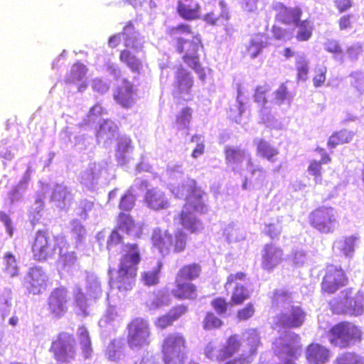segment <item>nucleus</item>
<instances>
[{
    "mask_svg": "<svg viewBox=\"0 0 364 364\" xmlns=\"http://www.w3.org/2000/svg\"><path fill=\"white\" fill-rule=\"evenodd\" d=\"M171 191L177 198L185 197L186 202L178 216L180 225L190 233L198 232L202 223L197 214H204L207 210L203 200L204 191L194 179L172 186Z\"/></svg>",
    "mask_w": 364,
    "mask_h": 364,
    "instance_id": "obj_1",
    "label": "nucleus"
},
{
    "mask_svg": "<svg viewBox=\"0 0 364 364\" xmlns=\"http://www.w3.org/2000/svg\"><path fill=\"white\" fill-rule=\"evenodd\" d=\"M166 34L174 41L173 47L176 52L181 55L183 61L197 73L203 70L198 53L199 50L203 49L200 34L193 36L191 40L179 37L181 34H193L191 26L185 23L169 28Z\"/></svg>",
    "mask_w": 364,
    "mask_h": 364,
    "instance_id": "obj_2",
    "label": "nucleus"
},
{
    "mask_svg": "<svg viewBox=\"0 0 364 364\" xmlns=\"http://www.w3.org/2000/svg\"><path fill=\"white\" fill-rule=\"evenodd\" d=\"M360 326L349 321H341L329 328L326 338L329 343L340 349L348 348L363 340Z\"/></svg>",
    "mask_w": 364,
    "mask_h": 364,
    "instance_id": "obj_3",
    "label": "nucleus"
},
{
    "mask_svg": "<svg viewBox=\"0 0 364 364\" xmlns=\"http://www.w3.org/2000/svg\"><path fill=\"white\" fill-rule=\"evenodd\" d=\"M121 35L124 37V46L127 48L120 51L119 60L129 68L132 73L140 74L143 70L142 61L128 48L142 50L143 44L138 45V33L131 21L127 22L124 26Z\"/></svg>",
    "mask_w": 364,
    "mask_h": 364,
    "instance_id": "obj_4",
    "label": "nucleus"
},
{
    "mask_svg": "<svg viewBox=\"0 0 364 364\" xmlns=\"http://www.w3.org/2000/svg\"><path fill=\"white\" fill-rule=\"evenodd\" d=\"M188 343L186 336L179 332L168 333L161 345L164 364H185Z\"/></svg>",
    "mask_w": 364,
    "mask_h": 364,
    "instance_id": "obj_5",
    "label": "nucleus"
},
{
    "mask_svg": "<svg viewBox=\"0 0 364 364\" xmlns=\"http://www.w3.org/2000/svg\"><path fill=\"white\" fill-rule=\"evenodd\" d=\"M153 246L161 254L172 252L175 254L185 251L188 244V235L183 230H177L173 234L168 231L164 233L155 231L151 237Z\"/></svg>",
    "mask_w": 364,
    "mask_h": 364,
    "instance_id": "obj_6",
    "label": "nucleus"
},
{
    "mask_svg": "<svg viewBox=\"0 0 364 364\" xmlns=\"http://www.w3.org/2000/svg\"><path fill=\"white\" fill-rule=\"evenodd\" d=\"M127 343L132 350L141 349L151 343V327L144 318H132L127 326Z\"/></svg>",
    "mask_w": 364,
    "mask_h": 364,
    "instance_id": "obj_7",
    "label": "nucleus"
},
{
    "mask_svg": "<svg viewBox=\"0 0 364 364\" xmlns=\"http://www.w3.org/2000/svg\"><path fill=\"white\" fill-rule=\"evenodd\" d=\"M60 238L59 236H55L53 240L48 230H38L30 244L33 259L42 262L52 258L56 250L61 249L57 243Z\"/></svg>",
    "mask_w": 364,
    "mask_h": 364,
    "instance_id": "obj_8",
    "label": "nucleus"
},
{
    "mask_svg": "<svg viewBox=\"0 0 364 364\" xmlns=\"http://www.w3.org/2000/svg\"><path fill=\"white\" fill-rule=\"evenodd\" d=\"M308 221L311 228L322 234L333 233L339 225L337 211L328 205H321L311 211Z\"/></svg>",
    "mask_w": 364,
    "mask_h": 364,
    "instance_id": "obj_9",
    "label": "nucleus"
},
{
    "mask_svg": "<svg viewBox=\"0 0 364 364\" xmlns=\"http://www.w3.org/2000/svg\"><path fill=\"white\" fill-rule=\"evenodd\" d=\"M50 351L58 362L68 363L74 360L77 349L73 335L65 331L60 332L52 341Z\"/></svg>",
    "mask_w": 364,
    "mask_h": 364,
    "instance_id": "obj_10",
    "label": "nucleus"
},
{
    "mask_svg": "<svg viewBox=\"0 0 364 364\" xmlns=\"http://www.w3.org/2000/svg\"><path fill=\"white\" fill-rule=\"evenodd\" d=\"M348 283V277L346 271L341 266L328 264L323 269L321 291L323 294L331 295Z\"/></svg>",
    "mask_w": 364,
    "mask_h": 364,
    "instance_id": "obj_11",
    "label": "nucleus"
},
{
    "mask_svg": "<svg viewBox=\"0 0 364 364\" xmlns=\"http://www.w3.org/2000/svg\"><path fill=\"white\" fill-rule=\"evenodd\" d=\"M345 301L341 302L337 299H332L329 302V307L333 314L358 316L364 311L363 294L358 292L355 297L350 298L348 296L351 289H348L343 291Z\"/></svg>",
    "mask_w": 364,
    "mask_h": 364,
    "instance_id": "obj_12",
    "label": "nucleus"
},
{
    "mask_svg": "<svg viewBox=\"0 0 364 364\" xmlns=\"http://www.w3.org/2000/svg\"><path fill=\"white\" fill-rule=\"evenodd\" d=\"M247 273L237 272L230 274L226 279L224 287L226 290L232 288L230 304L232 306H240L250 297L248 289L239 283V281H245L247 278Z\"/></svg>",
    "mask_w": 364,
    "mask_h": 364,
    "instance_id": "obj_13",
    "label": "nucleus"
},
{
    "mask_svg": "<svg viewBox=\"0 0 364 364\" xmlns=\"http://www.w3.org/2000/svg\"><path fill=\"white\" fill-rule=\"evenodd\" d=\"M193 83V77L191 76V73L181 65L177 67L173 82V96L175 98L185 101L191 100V89Z\"/></svg>",
    "mask_w": 364,
    "mask_h": 364,
    "instance_id": "obj_14",
    "label": "nucleus"
},
{
    "mask_svg": "<svg viewBox=\"0 0 364 364\" xmlns=\"http://www.w3.org/2000/svg\"><path fill=\"white\" fill-rule=\"evenodd\" d=\"M141 259V249L138 243L123 244L117 269L137 273Z\"/></svg>",
    "mask_w": 364,
    "mask_h": 364,
    "instance_id": "obj_15",
    "label": "nucleus"
},
{
    "mask_svg": "<svg viewBox=\"0 0 364 364\" xmlns=\"http://www.w3.org/2000/svg\"><path fill=\"white\" fill-rule=\"evenodd\" d=\"M272 8L275 13V21L285 26H294L303 16V10L299 6H288L282 2H277Z\"/></svg>",
    "mask_w": 364,
    "mask_h": 364,
    "instance_id": "obj_16",
    "label": "nucleus"
},
{
    "mask_svg": "<svg viewBox=\"0 0 364 364\" xmlns=\"http://www.w3.org/2000/svg\"><path fill=\"white\" fill-rule=\"evenodd\" d=\"M68 291L65 287L54 289L48 299L49 313L55 318L61 317L67 311Z\"/></svg>",
    "mask_w": 364,
    "mask_h": 364,
    "instance_id": "obj_17",
    "label": "nucleus"
},
{
    "mask_svg": "<svg viewBox=\"0 0 364 364\" xmlns=\"http://www.w3.org/2000/svg\"><path fill=\"white\" fill-rule=\"evenodd\" d=\"M188 312V306L185 304H177L171 307L169 311L159 316L154 320V324L157 330H164L173 326V323L179 320Z\"/></svg>",
    "mask_w": 364,
    "mask_h": 364,
    "instance_id": "obj_18",
    "label": "nucleus"
},
{
    "mask_svg": "<svg viewBox=\"0 0 364 364\" xmlns=\"http://www.w3.org/2000/svg\"><path fill=\"white\" fill-rule=\"evenodd\" d=\"M136 92L133 84L127 79L122 80V84L116 87L113 94L114 101L123 108L129 109L136 102Z\"/></svg>",
    "mask_w": 364,
    "mask_h": 364,
    "instance_id": "obj_19",
    "label": "nucleus"
},
{
    "mask_svg": "<svg viewBox=\"0 0 364 364\" xmlns=\"http://www.w3.org/2000/svg\"><path fill=\"white\" fill-rule=\"evenodd\" d=\"M306 314L300 306H291L288 312L277 317V324L283 328H299L304 322Z\"/></svg>",
    "mask_w": 364,
    "mask_h": 364,
    "instance_id": "obj_20",
    "label": "nucleus"
},
{
    "mask_svg": "<svg viewBox=\"0 0 364 364\" xmlns=\"http://www.w3.org/2000/svg\"><path fill=\"white\" fill-rule=\"evenodd\" d=\"M171 294L178 300H195L198 297V288L191 281L175 277Z\"/></svg>",
    "mask_w": 364,
    "mask_h": 364,
    "instance_id": "obj_21",
    "label": "nucleus"
},
{
    "mask_svg": "<svg viewBox=\"0 0 364 364\" xmlns=\"http://www.w3.org/2000/svg\"><path fill=\"white\" fill-rule=\"evenodd\" d=\"M283 250L272 243L264 245L261 259L262 269L272 271L283 260Z\"/></svg>",
    "mask_w": 364,
    "mask_h": 364,
    "instance_id": "obj_22",
    "label": "nucleus"
},
{
    "mask_svg": "<svg viewBox=\"0 0 364 364\" xmlns=\"http://www.w3.org/2000/svg\"><path fill=\"white\" fill-rule=\"evenodd\" d=\"M176 11L186 21H195L201 17V6L197 0H178Z\"/></svg>",
    "mask_w": 364,
    "mask_h": 364,
    "instance_id": "obj_23",
    "label": "nucleus"
},
{
    "mask_svg": "<svg viewBox=\"0 0 364 364\" xmlns=\"http://www.w3.org/2000/svg\"><path fill=\"white\" fill-rule=\"evenodd\" d=\"M48 277L44 271L37 267H32L29 269L25 284L28 291L33 294H39L42 287L46 286Z\"/></svg>",
    "mask_w": 364,
    "mask_h": 364,
    "instance_id": "obj_24",
    "label": "nucleus"
},
{
    "mask_svg": "<svg viewBox=\"0 0 364 364\" xmlns=\"http://www.w3.org/2000/svg\"><path fill=\"white\" fill-rule=\"evenodd\" d=\"M115 228L128 235H134L136 237H140L142 234V225L136 223L129 213H119Z\"/></svg>",
    "mask_w": 364,
    "mask_h": 364,
    "instance_id": "obj_25",
    "label": "nucleus"
},
{
    "mask_svg": "<svg viewBox=\"0 0 364 364\" xmlns=\"http://www.w3.org/2000/svg\"><path fill=\"white\" fill-rule=\"evenodd\" d=\"M146 205L154 210H161L169 207V201L162 191L150 189L144 196Z\"/></svg>",
    "mask_w": 364,
    "mask_h": 364,
    "instance_id": "obj_26",
    "label": "nucleus"
},
{
    "mask_svg": "<svg viewBox=\"0 0 364 364\" xmlns=\"http://www.w3.org/2000/svg\"><path fill=\"white\" fill-rule=\"evenodd\" d=\"M329 355V350L318 343H311L306 348V359L311 364L325 363Z\"/></svg>",
    "mask_w": 364,
    "mask_h": 364,
    "instance_id": "obj_27",
    "label": "nucleus"
},
{
    "mask_svg": "<svg viewBox=\"0 0 364 364\" xmlns=\"http://www.w3.org/2000/svg\"><path fill=\"white\" fill-rule=\"evenodd\" d=\"M137 273L117 269L113 282L119 291H130L135 284Z\"/></svg>",
    "mask_w": 364,
    "mask_h": 364,
    "instance_id": "obj_28",
    "label": "nucleus"
},
{
    "mask_svg": "<svg viewBox=\"0 0 364 364\" xmlns=\"http://www.w3.org/2000/svg\"><path fill=\"white\" fill-rule=\"evenodd\" d=\"M241 346L240 339L237 334L230 335L226 340L225 345L220 350L217 360L223 361L237 353Z\"/></svg>",
    "mask_w": 364,
    "mask_h": 364,
    "instance_id": "obj_29",
    "label": "nucleus"
},
{
    "mask_svg": "<svg viewBox=\"0 0 364 364\" xmlns=\"http://www.w3.org/2000/svg\"><path fill=\"white\" fill-rule=\"evenodd\" d=\"M256 153L259 157L274 162L279 154V150L267 140L260 139L256 142Z\"/></svg>",
    "mask_w": 364,
    "mask_h": 364,
    "instance_id": "obj_30",
    "label": "nucleus"
},
{
    "mask_svg": "<svg viewBox=\"0 0 364 364\" xmlns=\"http://www.w3.org/2000/svg\"><path fill=\"white\" fill-rule=\"evenodd\" d=\"M354 135V132L346 129L334 132L328 139V147L329 149H334L339 145L349 143L352 141Z\"/></svg>",
    "mask_w": 364,
    "mask_h": 364,
    "instance_id": "obj_31",
    "label": "nucleus"
},
{
    "mask_svg": "<svg viewBox=\"0 0 364 364\" xmlns=\"http://www.w3.org/2000/svg\"><path fill=\"white\" fill-rule=\"evenodd\" d=\"M202 272L200 264L192 262L183 265L177 272L176 277L181 279L193 281L198 279Z\"/></svg>",
    "mask_w": 364,
    "mask_h": 364,
    "instance_id": "obj_32",
    "label": "nucleus"
},
{
    "mask_svg": "<svg viewBox=\"0 0 364 364\" xmlns=\"http://www.w3.org/2000/svg\"><path fill=\"white\" fill-rule=\"evenodd\" d=\"M293 26L297 28L295 38L299 42L308 41L312 36L314 31V25L311 20L306 18L304 20H299Z\"/></svg>",
    "mask_w": 364,
    "mask_h": 364,
    "instance_id": "obj_33",
    "label": "nucleus"
},
{
    "mask_svg": "<svg viewBox=\"0 0 364 364\" xmlns=\"http://www.w3.org/2000/svg\"><path fill=\"white\" fill-rule=\"evenodd\" d=\"M224 155L228 165H237L243 161L246 152L240 147L227 146L224 149Z\"/></svg>",
    "mask_w": 364,
    "mask_h": 364,
    "instance_id": "obj_34",
    "label": "nucleus"
},
{
    "mask_svg": "<svg viewBox=\"0 0 364 364\" xmlns=\"http://www.w3.org/2000/svg\"><path fill=\"white\" fill-rule=\"evenodd\" d=\"M77 336L83 357L87 359L90 357L92 349L89 332L84 326L78 328Z\"/></svg>",
    "mask_w": 364,
    "mask_h": 364,
    "instance_id": "obj_35",
    "label": "nucleus"
},
{
    "mask_svg": "<svg viewBox=\"0 0 364 364\" xmlns=\"http://www.w3.org/2000/svg\"><path fill=\"white\" fill-rule=\"evenodd\" d=\"M87 69L85 65L77 62L73 65L69 74L65 81L68 84H75L82 80L87 73Z\"/></svg>",
    "mask_w": 364,
    "mask_h": 364,
    "instance_id": "obj_36",
    "label": "nucleus"
},
{
    "mask_svg": "<svg viewBox=\"0 0 364 364\" xmlns=\"http://www.w3.org/2000/svg\"><path fill=\"white\" fill-rule=\"evenodd\" d=\"M295 67L297 81H306L309 73V61L304 55H301L296 60Z\"/></svg>",
    "mask_w": 364,
    "mask_h": 364,
    "instance_id": "obj_37",
    "label": "nucleus"
},
{
    "mask_svg": "<svg viewBox=\"0 0 364 364\" xmlns=\"http://www.w3.org/2000/svg\"><path fill=\"white\" fill-rule=\"evenodd\" d=\"M334 364H364V360L355 352H344L336 358Z\"/></svg>",
    "mask_w": 364,
    "mask_h": 364,
    "instance_id": "obj_38",
    "label": "nucleus"
},
{
    "mask_svg": "<svg viewBox=\"0 0 364 364\" xmlns=\"http://www.w3.org/2000/svg\"><path fill=\"white\" fill-rule=\"evenodd\" d=\"M117 129V127L113 122L105 120L100 126L96 133V136L98 138L106 137L109 139L114 136Z\"/></svg>",
    "mask_w": 364,
    "mask_h": 364,
    "instance_id": "obj_39",
    "label": "nucleus"
},
{
    "mask_svg": "<svg viewBox=\"0 0 364 364\" xmlns=\"http://www.w3.org/2000/svg\"><path fill=\"white\" fill-rule=\"evenodd\" d=\"M223 325V321L213 312H208L203 321V327L207 331L220 328Z\"/></svg>",
    "mask_w": 364,
    "mask_h": 364,
    "instance_id": "obj_40",
    "label": "nucleus"
},
{
    "mask_svg": "<svg viewBox=\"0 0 364 364\" xmlns=\"http://www.w3.org/2000/svg\"><path fill=\"white\" fill-rule=\"evenodd\" d=\"M229 19L228 14L223 11L219 14H216L214 11L205 14L203 16V20L210 26H216L220 22L227 21Z\"/></svg>",
    "mask_w": 364,
    "mask_h": 364,
    "instance_id": "obj_41",
    "label": "nucleus"
},
{
    "mask_svg": "<svg viewBox=\"0 0 364 364\" xmlns=\"http://www.w3.org/2000/svg\"><path fill=\"white\" fill-rule=\"evenodd\" d=\"M4 270L11 277L18 274V267L15 256L11 252H6L4 257Z\"/></svg>",
    "mask_w": 364,
    "mask_h": 364,
    "instance_id": "obj_42",
    "label": "nucleus"
},
{
    "mask_svg": "<svg viewBox=\"0 0 364 364\" xmlns=\"http://www.w3.org/2000/svg\"><path fill=\"white\" fill-rule=\"evenodd\" d=\"M136 196L131 190H128L124 196H122L119 208L124 211H130L135 205Z\"/></svg>",
    "mask_w": 364,
    "mask_h": 364,
    "instance_id": "obj_43",
    "label": "nucleus"
},
{
    "mask_svg": "<svg viewBox=\"0 0 364 364\" xmlns=\"http://www.w3.org/2000/svg\"><path fill=\"white\" fill-rule=\"evenodd\" d=\"M358 17L353 14L342 15L338 20L337 23L340 31H346L353 28Z\"/></svg>",
    "mask_w": 364,
    "mask_h": 364,
    "instance_id": "obj_44",
    "label": "nucleus"
},
{
    "mask_svg": "<svg viewBox=\"0 0 364 364\" xmlns=\"http://www.w3.org/2000/svg\"><path fill=\"white\" fill-rule=\"evenodd\" d=\"M160 269H154L152 271H146L141 273V280L144 285L151 287L156 285L159 282Z\"/></svg>",
    "mask_w": 364,
    "mask_h": 364,
    "instance_id": "obj_45",
    "label": "nucleus"
},
{
    "mask_svg": "<svg viewBox=\"0 0 364 364\" xmlns=\"http://www.w3.org/2000/svg\"><path fill=\"white\" fill-rule=\"evenodd\" d=\"M323 163L313 160L309 163L307 171L309 173L314 176V181L316 183L321 184L322 183L321 178V165Z\"/></svg>",
    "mask_w": 364,
    "mask_h": 364,
    "instance_id": "obj_46",
    "label": "nucleus"
},
{
    "mask_svg": "<svg viewBox=\"0 0 364 364\" xmlns=\"http://www.w3.org/2000/svg\"><path fill=\"white\" fill-rule=\"evenodd\" d=\"M119 231V230L115 228L110 232L107 240V249L108 250H111L117 245L123 243L124 237Z\"/></svg>",
    "mask_w": 364,
    "mask_h": 364,
    "instance_id": "obj_47",
    "label": "nucleus"
},
{
    "mask_svg": "<svg viewBox=\"0 0 364 364\" xmlns=\"http://www.w3.org/2000/svg\"><path fill=\"white\" fill-rule=\"evenodd\" d=\"M255 312V308L252 303H248L244 307L237 310L236 317L238 321H246L252 318Z\"/></svg>",
    "mask_w": 364,
    "mask_h": 364,
    "instance_id": "obj_48",
    "label": "nucleus"
},
{
    "mask_svg": "<svg viewBox=\"0 0 364 364\" xmlns=\"http://www.w3.org/2000/svg\"><path fill=\"white\" fill-rule=\"evenodd\" d=\"M211 306L218 314H224L227 312L230 301L228 302L224 297L218 296L210 302Z\"/></svg>",
    "mask_w": 364,
    "mask_h": 364,
    "instance_id": "obj_49",
    "label": "nucleus"
},
{
    "mask_svg": "<svg viewBox=\"0 0 364 364\" xmlns=\"http://www.w3.org/2000/svg\"><path fill=\"white\" fill-rule=\"evenodd\" d=\"M274 99L279 103H284L286 100H291V96L285 83H282L274 92Z\"/></svg>",
    "mask_w": 364,
    "mask_h": 364,
    "instance_id": "obj_50",
    "label": "nucleus"
},
{
    "mask_svg": "<svg viewBox=\"0 0 364 364\" xmlns=\"http://www.w3.org/2000/svg\"><path fill=\"white\" fill-rule=\"evenodd\" d=\"M363 53V46L360 43H354L346 48L345 55L350 61H356Z\"/></svg>",
    "mask_w": 364,
    "mask_h": 364,
    "instance_id": "obj_51",
    "label": "nucleus"
},
{
    "mask_svg": "<svg viewBox=\"0 0 364 364\" xmlns=\"http://www.w3.org/2000/svg\"><path fill=\"white\" fill-rule=\"evenodd\" d=\"M192 117V109L188 107H186L177 114L176 122L178 124L187 127Z\"/></svg>",
    "mask_w": 364,
    "mask_h": 364,
    "instance_id": "obj_52",
    "label": "nucleus"
},
{
    "mask_svg": "<svg viewBox=\"0 0 364 364\" xmlns=\"http://www.w3.org/2000/svg\"><path fill=\"white\" fill-rule=\"evenodd\" d=\"M301 346L293 343H284L283 347L284 355L294 359H296L300 355Z\"/></svg>",
    "mask_w": 364,
    "mask_h": 364,
    "instance_id": "obj_53",
    "label": "nucleus"
},
{
    "mask_svg": "<svg viewBox=\"0 0 364 364\" xmlns=\"http://www.w3.org/2000/svg\"><path fill=\"white\" fill-rule=\"evenodd\" d=\"M263 48L264 45L262 42L251 41L247 47V55L250 58H255L260 53Z\"/></svg>",
    "mask_w": 364,
    "mask_h": 364,
    "instance_id": "obj_54",
    "label": "nucleus"
},
{
    "mask_svg": "<svg viewBox=\"0 0 364 364\" xmlns=\"http://www.w3.org/2000/svg\"><path fill=\"white\" fill-rule=\"evenodd\" d=\"M356 240L357 238L355 236H349L345 238L342 247V252L345 255H350L354 252Z\"/></svg>",
    "mask_w": 364,
    "mask_h": 364,
    "instance_id": "obj_55",
    "label": "nucleus"
},
{
    "mask_svg": "<svg viewBox=\"0 0 364 364\" xmlns=\"http://www.w3.org/2000/svg\"><path fill=\"white\" fill-rule=\"evenodd\" d=\"M269 90L264 86H257L255 89L254 98L256 102L264 105L267 102V92Z\"/></svg>",
    "mask_w": 364,
    "mask_h": 364,
    "instance_id": "obj_56",
    "label": "nucleus"
},
{
    "mask_svg": "<svg viewBox=\"0 0 364 364\" xmlns=\"http://www.w3.org/2000/svg\"><path fill=\"white\" fill-rule=\"evenodd\" d=\"M92 88L94 91L103 94L109 90V85L101 78H95L92 81Z\"/></svg>",
    "mask_w": 364,
    "mask_h": 364,
    "instance_id": "obj_57",
    "label": "nucleus"
},
{
    "mask_svg": "<svg viewBox=\"0 0 364 364\" xmlns=\"http://www.w3.org/2000/svg\"><path fill=\"white\" fill-rule=\"evenodd\" d=\"M326 68H321L316 70L313 77V83L316 87L322 86L326 81Z\"/></svg>",
    "mask_w": 364,
    "mask_h": 364,
    "instance_id": "obj_58",
    "label": "nucleus"
},
{
    "mask_svg": "<svg viewBox=\"0 0 364 364\" xmlns=\"http://www.w3.org/2000/svg\"><path fill=\"white\" fill-rule=\"evenodd\" d=\"M325 50L333 55H340L343 53L341 44L336 40H329L325 43Z\"/></svg>",
    "mask_w": 364,
    "mask_h": 364,
    "instance_id": "obj_59",
    "label": "nucleus"
},
{
    "mask_svg": "<svg viewBox=\"0 0 364 364\" xmlns=\"http://www.w3.org/2000/svg\"><path fill=\"white\" fill-rule=\"evenodd\" d=\"M106 354L110 360L115 361L120 358V351L114 342H111L107 346Z\"/></svg>",
    "mask_w": 364,
    "mask_h": 364,
    "instance_id": "obj_60",
    "label": "nucleus"
},
{
    "mask_svg": "<svg viewBox=\"0 0 364 364\" xmlns=\"http://www.w3.org/2000/svg\"><path fill=\"white\" fill-rule=\"evenodd\" d=\"M72 234L77 242H81L85 238L86 230L83 225L77 224L73 228Z\"/></svg>",
    "mask_w": 364,
    "mask_h": 364,
    "instance_id": "obj_61",
    "label": "nucleus"
},
{
    "mask_svg": "<svg viewBox=\"0 0 364 364\" xmlns=\"http://www.w3.org/2000/svg\"><path fill=\"white\" fill-rule=\"evenodd\" d=\"M334 5L339 13H343L353 6L352 0H334Z\"/></svg>",
    "mask_w": 364,
    "mask_h": 364,
    "instance_id": "obj_62",
    "label": "nucleus"
},
{
    "mask_svg": "<svg viewBox=\"0 0 364 364\" xmlns=\"http://www.w3.org/2000/svg\"><path fill=\"white\" fill-rule=\"evenodd\" d=\"M0 221L4 223L6 231L10 237L13 236L14 230L12 223L9 216L4 211L0 210Z\"/></svg>",
    "mask_w": 364,
    "mask_h": 364,
    "instance_id": "obj_63",
    "label": "nucleus"
},
{
    "mask_svg": "<svg viewBox=\"0 0 364 364\" xmlns=\"http://www.w3.org/2000/svg\"><path fill=\"white\" fill-rule=\"evenodd\" d=\"M131 142L129 138L120 139L117 144V151L122 154L127 152L132 148Z\"/></svg>",
    "mask_w": 364,
    "mask_h": 364,
    "instance_id": "obj_64",
    "label": "nucleus"
}]
</instances>
